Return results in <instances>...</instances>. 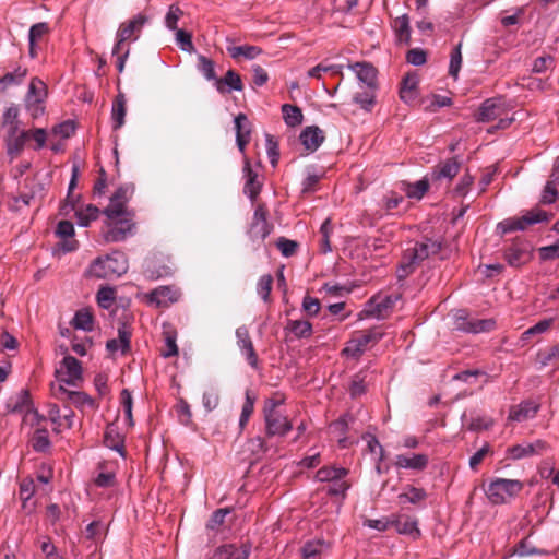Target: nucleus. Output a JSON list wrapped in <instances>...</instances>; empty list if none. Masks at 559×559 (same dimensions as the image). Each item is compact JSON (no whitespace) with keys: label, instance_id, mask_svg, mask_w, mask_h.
I'll use <instances>...</instances> for the list:
<instances>
[{"label":"nucleus","instance_id":"obj_1","mask_svg":"<svg viewBox=\"0 0 559 559\" xmlns=\"http://www.w3.org/2000/svg\"><path fill=\"white\" fill-rule=\"evenodd\" d=\"M128 270L127 260L122 254L96 258L85 272L90 278L107 280L119 277Z\"/></svg>","mask_w":559,"mask_h":559},{"label":"nucleus","instance_id":"obj_2","mask_svg":"<svg viewBox=\"0 0 559 559\" xmlns=\"http://www.w3.org/2000/svg\"><path fill=\"white\" fill-rule=\"evenodd\" d=\"M133 217L134 214L116 216L111 218L106 217L102 228L104 241L109 243L126 240L130 235L133 234V229L135 227Z\"/></svg>","mask_w":559,"mask_h":559},{"label":"nucleus","instance_id":"obj_3","mask_svg":"<svg viewBox=\"0 0 559 559\" xmlns=\"http://www.w3.org/2000/svg\"><path fill=\"white\" fill-rule=\"evenodd\" d=\"M523 489V483L516 479L496 478L486 489V496L493 504H503L516 497Z\"/></svg>","mask_w":559,"mask_h":559},{"label":"nucleus","instance_id":"obj_4","mask_svg":"<svg viewBox=\"0 0 559 559\" xmlns=\"http://www.w3.org/2000/svg\"><path fill=\"white\" fill-rule=\"evenodd\" d=\"M550 218L551 215L548 214L546 211L540 209H533L531 211H527L521 217H511L500 222L497 228L501 235H506L508 233L516 230H524L530 225L548 222Z\"/></svg>","mask_w":559,"mask_h":559},{"label":"nucleus","instance_id":"obj_5","mask_svg":"<svg viewBox=\"0 0 559 559\" xmlns=\"http://www.w3.org/2000/svg\"><path fill=\"white\" fill-rule=\"evenodd\" d=\"M269 211L265 204L260 203L255 206L252 221L247 231L252 242L261 245L272 234L274 226L267 221Z\"/></svg>","mask_w":559,"mask_h":559},{"label":"nucleus","instance_id":"obj_6","mask_svg":"<svg viewBox=\"0 0 559 559\" xmlns=\"http://www.w3.org/2000/svg\"><path fill=\"white\" fill-rule=\"evenodd\" d=\"M148 17L145 14H138L128 22L121 23L117 31V41L112 48V55L120 53L127 47L126 41L136 40Z\"/></svg>","mask_w":559,"mask_h":559},{"label":"nucleus","instance_id":"obj_7","mask_svg":"<svg viewBox=\"0 0 559 559\" xmlns=\"http://www.w3.org/2000/svg\"><path fill=\"white\" fill-rule=\"evenodd\" d=\"M134 190L135 187L133 183H126L118 187L114 194L110 197L108 206H106L103 211L105 216L111 218L116 216L134 214L127 207V203L132 198Z\"/></svg>","mask_w":559,"mask_h":559},{"label":"nucleus","instance_id":"obj_8","mask_svg":"<svg viewBox=\"0 0 559 559\" xmlns=\"http://www.w3.org/2000/svg\"><path fill=\"white\" fill-rule=\"evenodd\" d=\"M382 336L383 333L377 329L360 332L347 342L341 354L346 357L358 358L364 354L369 344L378 343Z\"/></svg>","mask_w":559,"mask_h":559},{"label":"nucleus","instance_id":"obj_9","mask_svg":"<svg viewBox=\"0 0 559 559\" xmlns=\"http://www.w3.org/2000/svg\"><path fill=\"white\" fill-rule=\"evenodd\" d=\"M56 378L59 384L76 386L83 380L81 362L73 356H66L60 362V368L56 369Z\"/></svg>","mask_w":559,"mask_h":559},{"label":"nucleus","instance_id":"obj_10","mask_svg":"<svg viewBox=\"0 0 559 559\" xmlns=\"http://www.w3.org/2000/svg\"><path fill=\"white\" fill-rule=\"evenodd\" d=\"M503 257L510 266L520 267L532 260L533 247L526 240L516 239L506 248Z\"/></svg>","mask_w":559,"mask_h":559},{"label":"nucleus","instance_id":"obj_11","mask_svg":"<svg viewBox=\"0 0 559 559\" xmlns=\"http://www.w3.org/2000/svg\"><path fill=\"white\" fill-rule=\"evenodd\" d=\"M441 249L440 240L425 237L423 241H417L413 248L405 250L404 254L407 257V261L418 266L429 255L439 253Z\"/></svg>","mask_w":559,"mask_h":559},{"label":"nucleus","instance_id":"obj_12","mask_svg":"<svg viewBox=\"0 0 559 559\" xmlns=\"http://www.w3.org/2000/svg\"><path fill=\"white\" fill-rule=\"evenodd\" d=\"M265 423V435L269 438L286 436L292 429V421L282 413H272L263 415Z\"/></svg>","mask_w":559,"mask_h":559},{"label":"nucleus","instance_id":"obj_13","mask_svg":"<svg viewBox=\"0 0 559 559\" xmlns=\"http://www.w3.org/2000/svg\"><path fill=\"white\" fill-rule=\"evenodd\" d=\"M53 391V395L61 401H68L73 404L75 407L84 408V407H95V401L85 392L81 391H70L64 388V385L59 384L57 388L52 384L51 386Z\"/></svg>","mask_w":559,"mask_h":559},{"label":"nucleus","instance_id":"obj_14","mask_svg":"<svg viewBox=\"0 0 559 559\" xmlns=\"http://www.w3.org/2000/svg\"><path fill=\"white\" fill-rule=\"evenodd\" d=\"M132 328L128 322H120L118 326V338L108 340L106 349L110 354L120 350L121 355H127L131 350Z\"/></svg>","mask_w":559,"mask_h":559},{"label":"nucleus","instance_id":"obj_15","mask_svg":"<svg viewBox=\"0 0 559 559\" xmlns=\"http://www.w3.org/2000/svg\"><path fill=\"white\" fill-rule=\"evenodd\" d=\"M399 299V296L388 295L381 299L378 297H372L367 308L364 309L359 318L362 319V317H373L377 319H384L385 318V311L390 308H392L395 304V301Z\"/></svg>","mask_w":559,"mask_h":559},{"label":"nucleus","instance_id":"obj_16","mask_svg":"<svg viewBox=\"0 0 559 559\" xmlns=\"http://www.w3.org/2000/svg\"><path fill=\"white\" fill-rule=\"evenodd\" d=\"M236 337H237V344L241 350V353L245 355L248 364L254 368H259V357L254 349L253 343L251 341L249 331L246 326H239L236 330Z\"/></svg>","mask_w":559,"mask_h":559},{"label":"nucleus","instance_id":"obj_17","mask_svg":"<svg viewBox=\"0 0 559 559\" xmlns=\"http://www.w3.org/2000/svg\"><path fill=\"white\" fill-rule=\"evenodd\" d=\"M366 87L378 88V70L370 62H356L349 67Z\"/></svg>","mask_w":559,"mask_h":559},{"label":"nucleus","instance_id":"obj_18","mask_svg":"<svg viewBox=\"0 0 559 559\" xmlns=\"http://www.w3.org/2000/svg\"><path fill=\"white\" fill-rule=\"evenodd\" d=\"M56 235L61 239L60 248L63 252H72L78 249L79 242L73 239L74 226L70 221H60L57 225Z\"/></svg>","mask_w":559,"mask_h":559},{"label":"nucleus","instance_id":"obj_19","mask_svg":"<svg viewBox=\"0 0 559 559\" xmlns=\"http://www.w3.org/2000/svg\"><path fill=\"white\" fill-rule=\"evenodd\" d=\"M236 142L239 151L245 153L246 146L250 142L252 124L247 115L240 112L235 117Z\"/></svg>","mask_w":559,"mask_h":559},{"label":"nucleus","instance_id":"obj_20","mask_svg":"<svg viewBox=\"0 0 559 559\" xmlns=\"http://www.w3.org/2000/svg\"><path fill=\"white\" fill-rule=\"evenodd\" d=\"M548 448V444L543 440H536L532 443L516 444L508 449L510 456L513 460H520L531 455L543 454Z\"/></svg>","mask_w":559,"mask_h":559},{"label":"nucleus","instance_id":"obj_21","mask_svg":"<svg viewBox=\"0 0 559 559\" xmlns=\"http://www.w3.org/2000/svg\"><path fill=\"white\" fill-rule=\"evenodd\" d=\"M243 173L246 177L243 193L253 202L260 194L263 185L259 180L258 174L252 170L250 160L247 157L245 158Z\"/></svg>","mask_w":559,"mask_h":559},{"label":"nucleus","instance_id":"obj_22","mask_svg":"<svg viewBox=\"0 0 559 559\" xmlns=\"http://www.w3.org/2000/svg\"><path fill=\"white\" fill-rule=\"evenodd\" d=\"M392 526L399 534L407 535L413 540H417L421 536L417 520H411L408 516L392 515Z\"/></svg>","mask_w":559,"mask_h":559},{"label":"nucleus","instance_id":"obj_23","mask_svg":"<svg viewBox=\"0 0 559 559\" xmlns=\"http://www.w3.org/2000/svg\"><path fill=\"white\" fill-rule=\"evenodd\" d=\"M301 144L309 152H316L323 143L324 132L317 126L306 127L299 135Z\"/></svg>","mask_w":559,"mask_h":559},{"label":"nucleus","instance_id":"obj_24","mask_svg":"<svg viewBox=\"0 0 559 559\" xmlns=\"http://www.w3.org/2000/svg\"><path fill=\"white\" fill-rule=\"evenodd\" d=\"M214 85L221 94H227L231 91L241 92L243 90L241 78L234 70H228L224 78H217Z\"/></svg>","mask_w":559,"mask_h":559},{"label":"nucleus","instance_id":"obj_25","mask_svg":"<svg viewBox=\"0 0 559 559\" xmlns=\"http://www.w3.org/2000/svg\"><path fill=\"white\" fill-rule=\"evenodd\" d=\"M461 167V163L457 160L456 157L449 158L440 164H438L432 173L431 178L432 180H441V179H448L452 180L459 173Z\"/></svg>","mask_w":559,"mask_h":559},{"label":"nucleus","instance_id":"obj_26","mask_svg":"<svg viewBox=\"0 0 559 559\" xmlns=\"http://www.w3.org/2000/svg\"><path fill=\"white\" fill-rule=\"evenodd\" d=\"M429 457L426 454L418 453L411 456L400 454L395 457V466L397 468L423 471L427 467Z\"/></svg>","mask_w":559,"mask_h":559},{"label":"nucleus","instance_id":"obj_27","mask_svg":"<svg viewBox=\"0 0 559 559\" xmlns=\"http://www.w3.org/2000/svg\"><path fill=\"white\" fill-rule=\"evenodd\" d=\"M178 298L179 293L169 286H160L152 290L148 295L150 301L158 307H167L177 301Z\"/></svg>","mask_w":559,"mask_h":559},{"label":"nucleus","instance_id":"obj_28","mask_svg":"<svg viewBox=\"0 0 559 559\" xmlns=\"http://www.w3.org/2000/svg\"><path fill=\"white\" fill-rule=\"evenodd\" d=\"M539 409V405L533 401H524L516 406H513L508 418L513 421H523L533 418Z\"/></svg>","mask_w":559,"mask_h":559},{"label":"nucleus","instance_id":"obj_29","mask_svg":"<svg viewBox=\"0 0 559 559\" xmlns=\"http://www.w3.org/2000/svg\"><path fill=\"white\" fill-rule=\"evenodd\" d=\"M353 421L354 417L352 415L345 414L330 424V431L332 435L338 437L337 442L341 448L348 447V439L346 438V433L348 431L349 423Z\"/></svg>","mask_w":559,"mask_h":559},{"label":"nucleus","instance_id":"obj_30","mask_svg":"<svg viewBox=\"0 0 559 559\" xmlns=\"http://www.w3.org/2000/svg\"><path fill=\"white\" fill-rule=\"evenodd\" d=\"M104 444L120 453L121 455H124V438L120 432L118 431V427L114 424H110L106 427L105 433H104Z\"/></svg>","mask_w":559,"mask_h":559},{"label":"nucleus","instance_id":"obj_31","mask_svg":"<svg viewBox=\"0 0 559 559\" xmlns=\"http://www.w3.org/2000/svg\"><path fill=\"white\" fill-rule=\"evenodd\" d=\"M330 543L324 539H313L305 543L300 552L304 559H321V555L330 550Z\"/></svg>","mask_w":559,"mask_h":559},{"label":"nucleus","instance_id":"obj_32","mask_svg":"<svg viewBox=\"0 0 559 559\" xmlns=\"http://www.w3.org/2000/svg\"><path fill=\"white\" fill-rule=\"evenodd\" d=\"M418 76L414 73H407L400 87V98L405 103H411L417 97Z\"/></svg>","mask_w":559,"mask_h":559},{"label":"nucleus","instance_id":"obj_33","mask_svg":"<svg viewBox=\"0 0 559 559\" xmlns=\"http://www.w3.org/2000/svg\"><path fill=\"white\" fill-rule=\"evenodd\" d=\"M500 106L493 98L484 100L476 114V121L490 122L500 115Z\"/></svg>","mask_w":559,"mask_h":559},{"label":"nucleus","instance_id":"obj_34","mask_svg":"<svg viewBox=\"0 0 559 559\" xmlns=\"http://www.w3.org/2000/svg\"><path fill=\"white\" fill-rule=\"evenodd\" d=\"M127 100L126 96L122 93H119L112 103L111 108V119H112V129L118 130L124 123V118L127 114Z\"/></svg>","mask_w":559,"mask_h":559},{"label":"nucleus","instance_id":"obj_35","mask_svg":"<svg viewBox=\"0 0 559 559\" xmlns=\"http://www.w3.org/2000/svg\"><path fill=\"white\" fill-rule=\"evenodd\" d=\"M250 547L242 545L237 547L233 544L223 545L216 550L218 559H248Z\"/></svg>","mask_w":559,"mask_h":559},{"label":"nucleus","instance_id":"obj_36","mask_svg":"<svg viewBox=\"0 0 559 559\" xmlns=\"http://www.w3.org/2000/svg\"><path fill=\"white\" fill-rule=\"evenodd\" d=\"M163 336L165 341V348L160 355L164 358H169L178 355V346L176 343L177 332L170 324H164Z\"/></svg>","mask_w":559,"mask_h":559},{"label":"nucleus","instance_id":"obj_37","mask_svg":"<svg viewBox=\"0 0 559 559\" xmlns=\"http://www.w3.org/2000/svg\"><path fill=\"white\" fill-rule=\"evenodd\" d=\"M31 405V394L28 390H21L16 395L10 397L7 404L9 413H22Z\"/></svg>","mask_w":559,"mask_h":559},{"label":"nucleus","instance_id":"obj_38","mask_svg":"<svg viewBox=\"0 0 559 559\" xmlns=\"http://www.w3.org/2000/svg\"><path fill=\"white\" fill-rule=\"evenodd\" d=\"M378 88L366 87V91L354 95L353 102L367 112L372 111L377 100L376 92Z\"/></svg>","mask_w":559,"mask_h":559},{"label":"nucleus","instance_id":"obj_39","mask_svg":"<svg viewBox=\"0 0 559 559\" xmlns=\"http://www.w3.org/2000/svg\"><path fill=\"white\" fill-rule=\"evenodd\" d=\"M394 31L399 43L411 44V26L409 19L406 14L394 20Z\"/></svg>","mask_w":559,"mask_h":559},{"label":"nucleus","instance_id":"obj_40","mask_svg":"<svg viewBox=\"0 0 559 559\" xmlns=\"http://www.w3.org/2000/svg\"><path fill=\"white\" fill-rule=\"evenodd\" d=\"M71 324L74 329L91 332L94 329V317L88 309H81L75 312Z\"/></svg>","mask_w":559,"mask_h":559},{"label":"nucleus","instance_id":"obj_41","mask_svg":"<svg viewBox=\"0 0 559 559\" xmlns=\"http://www.w3.org/2000/svg\"><path fill=\"white\" fill-rule=\"evenodd\" d=\"M99 212V209L93 204H87L85 207H78V210H75L78 225L81 227H87L91 222L98 218Z\"/></svg>","mask_w":559,"mask_h":559},{"label":"nucleus","instance_id":"obj_42","mask_svg":"<svg viewBox=\"0 0 559 559\" xmlns=\"http://www.w3.org/2000/svg\"><path fill=\"white\" fill-rule=\"evenodd\" d=\"M285 330L298 338H308L312 335V324L307 320H288Z\"/></svg>","mask_w":559,"mask_h":559},{"label":"nucleus","instance_id":"obj_43","mask_svg":"<svg viewBox=\"0 0 559 559\" xmlns=\"http://www.w3.org/2000/svg\"><path fill=\"white\" fill-rule=\"evenodd\" d=\"M282 112L285 123L288 127H297L301 124L304 115L301 109L296 105L284 104L282 106Z\"/></svg>","mask_w":559,"mask_h":559},{"label":"nucleus","instance_id":"obj_44","mask_svg":"<svg viewBox=\"0 0 559 559\" xmlns=\"http://www.w3.org/2000/svg\"><path fill=\"white\" fill-rule=\"evenodd\" d=\"M47 96V87L45 83L39 80L38 78H33L31 80L29 86H28V93L26 96L27 100H33L35 103H43L44 99Z\"/></svg>","mask_w":559,"mask_h":559},{"label":"nucleus","instance_id":"obj_45","mask_svg":"<svg viewBox=\"0 0 559 559\" xmlns=\"http://www.w3.org/2000/svg\"><path fill=\"white\" fill-rule=\"evenodd\" d=\"M495 421L491 417L483 415H471L469 419H465L464 425L469 431L488 430L493 426Z\"/></svg>","mask_w":559,"mask_h":559},{"label":"nucleus","instance_id":"obj_46","mask_svg":"<svg viewBox=\"0 0 559 559\" xmlns=\"http://www.w3.org/2000/svg\"><path fill=\"white\" fill-rule=\"evenodd\" d=\"M347 473H348V471L343 467L336 468V467L324 466V467H321L317 472L316 478L322 483L323 481L332 483L334 480H341L343 477H345L347 475Z\"/></svg>","mask_w":559,"mask_h":559},{"label":"nucleus","instance_id":"obj_47","mask_svg":"<svg viewBox=\"0 0 559 559\" xmlns=\"http://www.w3.org/2000/svg\"><path fill=\"white\" fill-rule=\"evenodd\" d=\"M255 395L250 391L247 390L245 393V403L241 408V414L239 418V427L240 429H243L246 425L248 424L253 411H254V403H255Z\"/></svg>","mask_w":559,"mask_h":559},{"label":"nucleus","instance_id":"obj_48","mask_svg":"<svg viewBox=\"0 0 559 559\" xmlns=\"http://www.w3.org/2000/svg\"><path fill=\"white\" fill-rule=\"evenodd\" d=\"M27 74V69L17 67L14 72H8L0 78V88L7 90L8 86L13 84H21Z\"/></svg>","mask_w":559,"mask_h":559},{"label":"nucleus","instance_id":"obj_49","mask_svg":"<svg viewBox=\"0 0 559 559\" xmlns=\"http://www.w3.org/2000/svg\"><path fill=\"white\" fill-rule=\"evenodd\" d=\"M35 493V485L32 478H24L19 488V496L22 500V508L31 512L32 508L28 507V501Z\"/></svg>","mask_w":559,"mask_h":559},{"label":"nucleus","instance_id":"obj_50","mask_svg":"<svg viewBox=\"0 0 559 559\" xmlns=\"http://www.w3.org/2000/svg\"><path fill=\"white\" fill-rule=\"evenodd\" d=\"M427 498V492L423 488H417L414 486H407L406 491L399 495L400 501L409 502L412 504H417L424 501Z\"/></svg>","mask_w":559,"mask_h":559},{"label":"nucleus","instance_id":"obj_51","mask_svg":"<svg viewBox=\"0 0 559 559\" xmlns=\"http://www.w3.org/2000/svg\"><path fill=\"white\" fill-rule=\"evenodd\" d=\"M32 447L36 452H45L49 449L50 440L47 429L38 428L35 430L32 438Z\"/></svg>","mask_w":559,"mask_h":559},{"label":"nucleus","instance_id":"obj_52","mask_svg":"<svg viewBox=\"0 0 559 559\" xmlns=\"http://www.w3.org/2000/svg\"><path fill=\"white\" fill-rule=\"evenodd\" d=\"M228 52L231 58L243 56L247 59H254L262 52V50L257 46L243 45L229 47Z\"/></svg>","mask_w":559,"mask_h":559},{"label":"nucleus","instance_id":"obj_53","mask_svg":"<svg viewBox=\"0 0 559 559\" xmlns=\"http://www.w3.org/2000/svg\"><path fill=\"white\" fill-rule=\"evenodd\" d=\"M429 189V182L427 179L418 180L414 183H407L405 193L411 199L420 200Z\"/></svg>","mask_w":559,"mask_h":559},{"label":"nucleus","instance_id":"obj_54","mask_svg":"<svg viewBox=\"0 0 559 559\" xmlns=\"http://www.w3.org/2000/svg\"><path fill=\"white\" fill-rule=\"evenodd\" d=\"M198 69L206 80L216 82L215 64L210 58L200 55L198 57Z\"/></svg>","mask_w":559,"mask_h":559},{"label":"nucleus","instance_id":"obj_55","mask_svg":"<svg viewBox=\"0 0 559 559\" xmlns=\"http://www.w3.org/2000/svg\"><path fill=\"white\" fill-rule=\"evenodd\" d=\"M174 408L180 424L189 426L192 423V413L187 401L179 399Z\"/></svg>","mask_w":559,"mask_h":559},{"label":"nucleus","instance_id":"obj_56","mask_svg":"<svg viewBox=\"0 0 559 559\" xmlns=\"http://www.w3.org/2000/svg\"><path fill=\"white\" fill-rule=\"evenodd\" d=\"M29 188V192L21 193L19 197L14 199L15 204L22 202L24 205H29L31 202L36 198V195L38 193L41 195V192L44 191L43 183L35 180H32Z\"/></svg>","mask_w":559,"mask_h":559},{"label":"nucleus","instance_id":"obj_57","mask_svg":"<svg viewBox=\"0 0 559 559\" xmlns=\"http://www.w3.org/2000/svg\"><path fill=\"white\" fill-rule=\"evenodd\" d=\"M462 44L459 43L451 52L450 56V64H449V75L456 79L462 66V52H461Z\"/></svg>","mask_w":559,"mask_h":559},{"label":"nucleus","instance_id":"obj_58","mask_svg":"<svg viewBox=\"0 0 559 559\" xmlns=\"http://www.w3.org/2000/svg\"><path fill=\"white\" fill-rule=\"evenodd\" d=\"M97 302L102 308L108 309L116 299V292L112 287H100L96 294Z\"/></svg>","mask_w":559,"mask_h":559},{"label":"nucleus","instance_id":"obj_59","mask_svg":"<svg viewBox=\"0 0 559 559\" xmlns=\"http://www.w3.org/2000/svg\"><path fill=\"white\" fill-rule=\"evenodd\" d=\"M25 144L20 134L10 140H5L7 154L11 159L16 158L23 152Z\"/></svg>","mask_w":559,"mask_h":559},{"label":"nucleus","instance_id":"obj_60","mask_svg":"<svg viewBox=\"0 0 559 559\" xmlns=\"http://www.w3.org/2000/svg\"><path fill=\"white\" fill-rule=\"evenodd\" d=\"M495 325V321L492 320H474L467 322L463 330L468 333H480L490 331Z\"/></svg>","mask_w":559,"mask_h":559},{"label":"nucleus","instance_id":"obj_61","mask_svg":"<svg viewBox=\"0 0 559 559\" xmlns=\"http://www.w3.org/2000/svg\"><path fill=\"white\" fill-rule=\"evenodd\" d=\"M248 448L257 459L262 457L269 450L265 439L261 436L251 438Z\"/></svg>","mask_w":559,"mask_h":559},{"label":"nucleus","instance_id":"obj_62","mask_svg":"<svg viewBox=\"0 0 559 559\" xmlns=\"http://www.w3.org/2000/svg\"><path fill=\"white\" fill-rule=\"evenodd\" d=\"M276 247L285 258H289L296 254L299 243L295 240L280 237L276 240Z\"/></svg>","mask_w":559,"mask_h":559},{"label":"nucleus","instance_id":"obj_63","mask_svg":"<svg viewBox=\"0 0 559 559\" xmlns=\"http://www.w3.org/2000/svg\"><path fill=\"white\" fill-rule=\"evenodd\" d=\"M273 276L271 274L262 275L257 284V292L264 301H269L272 290Z\"/></svg>","mask_w":559,"mask_h":559},{"label":"nucleus","instance_id":"obj_64","mask_svg":"<svg viewBox=\"0 0 559 559\" xmlns=\"http://www.w3.org/2000/svg\"><path fill=\"white\" fill-rule=\"evenodd\" d=\"M542 261H549L559 258V238L550 246L540 247L538 249Z\"/></svg>","mask_w":559,"mask_h":559}]
</instances>
